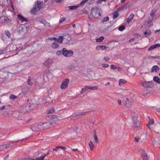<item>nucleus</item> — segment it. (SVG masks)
I'll use <instances>...</instances> for the list:
<instances>
[{
    "instance_id": "obj_1",
    "label": "nucleus",
    "mask_w": 160,
    "mask_h": 160,
    "mask_svg": "<svg viewBox=\"0 0 160 160\" xmlns=\"http://www.w3.org/2000/svg\"><path fill=\"white\" fill-rule=\"evenodd\" d=\"M101 11L102 10L99 8L94 7L92 8L91 13L95 18H99L101 16Z\"/></svg>"
},
{
    "instance_id": "obj_2",
    "label": "nucleus",
    "mask_w": 160,
    "mask_h": 160,
    "mask_svg": "<svg viewBox=\"0 0 160 160\" xmlns=\"http://www.w3.org/2000/svg\"><path fill=\"white\" fill-rule=\"evenodd\" d=\"M132 120L134 128L136 129H138L140 127V118L137 116H133Z\"/></svg>"
},
{
    "instance_id": "obj_3",
    "label": "nucleus",
    "mask_w": 160,
    "mask_h": 160,
    "mask_svg": "<svg viewBox=\"0 0 160 160\" xmlns=\"http://www.w3.org/2000/svg\"><path fill=\"white\" fill-rule=\"evenodd\" d=\"M62 54L65 57H69L72 56L73 54V52L71 50H67L65 48L62 49Z\"/></svg>"
},
{
    "instance_id": "obj_4",
    "label": "nucleus",
    "mask_w": 160,
    "mask_h": 160,
    "mask_svg": "<svg viewBox=\"0 0 160 160\" xmlns=\"http://www.w3.org/2000/svg\"><path fill=\"white\" fill-rule=\"evenodd\" d=\"M88 112H78L76 113L75 115L73 114L71 117V118L72 119H76L77 117L85 115Z\"/></svg>"
},
{
    "instance_id": "obj_5",
    "label": "nucleus",
    "mask_w": 160,
    "mask_h": 160,
    "mask_svg": "<svg viewBox=\"0 0 160 160\" xmlns=\"http://www.w3.org/2000/svg\"><path fill=\"white\" fill-rule=\"evenodd\" d=\"M153 83V82L152 81H150V82H146L143 81L141 83V86L144 87L146 88H149L151 87V85Z\"/></svg>"
},
{
    "instance_id": "obj_6",
    "label": "nucleus",
    "mask_w": 160,
    "mask_h": 160,
    "mask_svg": "<svg viewBox=\"0 0 160 160\" xmlns=\"http://www.w3.org/2000/svg\"><path fill=\"white\" fill-rule=\"evenodd\" d=\"M35 5L39 10L42 8L43 5V1H38L35 3Z\"/></svg>"
},
{
    "instance_id": "obj_7",
    "label": "nucleus",
    "mask_w": 160,
    "mask_h": 160,
    "mask_svg": "<svg viewBox=\"0 0 160 160\" xmlns=\"http://www.w3.org/2000/svg\"><path fill=\"white\" fill-rule=\"evenodd\" d=\"M133 103V100L132 98H127L125 105L128 108L130 107Z\"/></svg>"
},
{
    "instance_id": "obj_8",
    "label": "nucleus",
    "mask_w": 160,
    "mask_h": 160,
    "mask_svg": "<svg viewBox=\"0 0 160 160\" xmlns=\"http://www.w3.org/2000/svg\"><path fill=\"white\" fill-rule=\"evenodd\" d=\"M69 82V80L68 79H66L62 82L61 86V88L62 89L66 88L68 86Z\"/></svg>"
},
{
    "instance_id": "obj_9",
    "label": "nucleus",
    "mask_w": 160,
    "mask_h": 160,
    "mask_svg": "<svg viewBox=\"0 0 160 160\" xmlns=\"http://www.w3.org/2000/svg\"><path fill=\"white\" fill-rule=\"evenodd\" d=\"M1 20L2 22L7 23L11 22V20L6 17L2 16L1 18Z\"/></svg>"
},
{
    "instance_id": "obj_10",
    "label": "nucleus",
    "mask_w": 160,
    "mask_h": 160,
    "mask_svg": "<svg viewBox=\"0 0 160 160\" xmlns=\"http://www.w3.org/2000/svg\"><path fill=\"white\" fill-rule=\"evenodd\" d=\"M21 28V32L24 33H26L29 29V28L26 26L25 25H22Z\"/></svg>"
},
{
    "instance_id": "obj_11",
    "label": "nucleus",
    "mask_w": 160,
    "mask_h": 160,
    "mask_svg": "<svg viewBox=\"0 0 160 160\" xmlns=\"http://www.w3.org/2000/svg\"><path fill=\"white\" fill-rule=\"evenodd\" d=\"M38 124H36L31 127V129L33 131H39V128Z\"/></svg>"
},
{
    "instance_id": "obj_12",
    "label": "nucleus",
    "mask_w": 160,
    "mask_h": 160,
    "mask_svg": "<svg viewBox=\"0 0 160 160\" xmlns=\"http://www.w3.org/2000/svg\"><path fill=\"white\" fill-rule=\"evenodd\" d=\"M38 8L35 5L34 7L33 8H32L30 10V13L32 14H34L36 13L39 10H38Z\"/></svg>"
},
{
    "instance_id": "obj_13",
    "label": "nucleus",
    "mask_w": 160,
    "mask_h": 160,
    "mask_svg": "<svg viewBox=\"0 0 160 160\" xmlns=\"http://www.w3.org/2000/svg\"><path fill=\"white\" fill-rule=\"evenodd\" d=\"M160 47V44L159 43H157L151 46L148 49V51L151 50H153L155 48H159Z\"/></svg>"
},
{
    "instance_id": "obj_14",
    "label": "nucleus",
    "mask_w": 160,
    "mask_h": 160,
    "mask_svg": "<svg viewBox=\"0 0 160 160\" xmlns=\"http://www.w3.org/2000/svg\"><path fill=\"white\" fill-rule=\"evenodd\" d=\"M36 105L35 104L32 103L31 104L28 106V108L29 111H32L34 110L36 108Z\"/></svg>"
},
{
    "instance_id": "obj_15",
    "label": "nucleus",
    "mask_w": 160,
    "mask_h": 160,
    "mask_svg": "<svg viewBox=\"0 0 160 160\" xmlns=\"http://www.w3.org/2000/svg\"><path fill=\"white\" fill-rule=\"evenodd\" d=\"M18 17L19 19L22 22H27L28 20L25 18H24L22 15L20 14L18 15Z\"/></svg>"
},
{
    "instance_id": "obj_16",
    "label": "nucleus",
    "mask_w": 160,
    "mask_h": 160,
    "mask_svg": "<svg viewBox=\"0 0 160 160\" xmlns=\"http://www.w3.org/2000/svg\"><path fill=\"white\" fill-rule=\"evenodd\" d=\"M52 123L50 122H47L43 123V127L44 128V129H47L48 128L51 127L50 125L52 124Z\"/></svg>"
},
{
    "instance_id": "obj_17",
    "label": "nucleus",
    "mask_w": 160,
    "mask_h": 160,
    "mask_svg": "<svg viewBox=\"0 0 160 160\" xmlns=\"http://www.w3.org/2000/svg\"><path fill=\"white\" fill-rule=\"evenodd\" d=\"M108 48V47L105 46L99 45L96 47V49L98 50H104Z\"/></svg>"
},
{
    "instance_id": "obj_18",
    "label": "nucleus",
    "mask_w": 160,
    "mask_h": 160,
    "mask_svg": "<svg viewBox=\"0 0 160 160\" xmlns=\"http://www.w3.org/2000/svg\"><path fill=\"white\" fill-rule=\"evenodd\" d=\"M159 67L157 65L153 66L152 68L151 72H158V71L159 70Z\"/></svg>"
},
{
    "instance_id": "obj_19",
    "label": "nucleus",
    "mask_w": 160,
    "mask_h": 160,
    "mask_svg": "<svg viewBox=\"0 0 160 160\" xmlns=\"http://www.w3.org/2000/svg\"><path fill=\"white\" fill-rule=\"evenodd\" d=\"M160 6V5H158L157 6V7H155V8L150 13V16H151L152 17L154 15L155 13L158 10V8Z\"/></svg>"
},
{
    "instance_id": "obj_20",
    "label": "nucleus",
    "mask_w": 160,
    "mask_h": 160,
    "mask_svg": "<svg viewBox=\"0 0 160 160\" xmlns=\"http://www.w3.org/2000/svg\"><path fill=\"white\" fill-rule=\"evenodd\" d=\"M94 141H91L89 143V146L92 151L93 150L94 148L95 147L94 143Z\"/></svg>"
},
{
    "instance_id": "obj_21",
    "label": "nucleus",
    "mask_w": 160,
    "mask_h": 160,
    "mask_svg": "<svg viewBox=\"0 0 160 160\" xmlns=\"http://www.w3.org/2000/svg\"><path fill=\"white\" fill-rule=\"evenodd\" d=\"M134 15L133 14H131L128 17L127 21V22L128 23H129L132 20L134 17Z\"/></svg>"
},
{
    "instance_id": "obj_22",
    "label": "nucleus",
    "mask_w": 160,
    "mask_h": 160,
    "mask_svg": "<svg viewBox=\"0 0 160 160\" xmlns=\"http://www.w3.org/2000/svg\"><path fill=\"white\" fill-rule=\"evenodd\" d=\"M21 109H22V112H27L29 111V110L28 108V106L24 105L21 107Z\"/></svg>"
},
{
    "instance_id": "obj_23",
    "label": "nucleus",
    "mask_w": 160,
    "mask_h": 160,
    "mask_svg": "<svg viewBox=\"0 0 160 160\" xmlns=\"http://www.w3.org/2000/svg\"><path fill=\"white\" fill-rule=\"evenodd\" d=\"M142 157L144 159V160H148V158L147 156V153L145 152L144 151H143L142 152Z\"/></svg>"
},
{
    "instance_id": "obj_24",
    "label": "nucleus",
    "mask_w": 160,
    "mask_h": 160,
    "mask_svg": "<svg viewBox=\"0 0 160 160\" xmlns=\"http://www.w3.org/2000/svg\"><path fill=\"white\" fill-rule=\"evenodd\" d=\"M149 135H147V133L145 134H142L141 136L140 139H149Z\"/></svg>"
},
{
    "instance_id": "obj_25",
    "label": "nucleus",
    "mask_w": 160,
    "mask_h": 160,
    "mask_svg": "<svg viewBox=\"0 0 160 160\" xmlns=\"http://www.w3.org/2000/svg\"><path fill=\"white\" fill-rule=\"evenodd\" d=\"M143 34L145 35L146 37H147L151 35V32L149 30H147L143 32Z\"/></svg>"
},
{
    "instance_id": "obj_26",
    "label": "nucleus",
    "mask_w": 160,
    "mask_h": 160,
    "mask_svg": "<svg viewBox=\"0 0 160 160\" xmlns=\"http://www.w3.org/2000/svg\"><path fill=\"white\" fill-rule=\"evenodd\" d=\"M52 59H48L44 62V65L46 66L48 65L49 64L52 63Z\"/></svg>"
},
{
    "instance_id": "obj_27",
    "label": "nucleus",
    "mask_w": 160,
    "mask_h": 160,
    "mask_svg": "<svg viewBox=\"0 0 160 160\" xmlns=\"http://www.w3.org/2000/svg\"><path fill=\"white\" fill-rule=\"evenodd\" d=\"M52 47L54 48H56L58 47V45L57 42H55L52 45Z\"/></svg>"
},
{
    "instance_id": "obj_28",
    "label": "nucleus",
    "mask_w": 160,
    "mask_h": 160,
    "mask_svg": "<svg viewBox=\"0 0 160 160\" xmlns=\"http://www.w3.org/2000/svg\"><path fill=\"white\" fill-rule=\"evenodd\" d=\"M153 80L154 81L157 82L159 84H160V79L157 76H154L153 77Z\"/></svg>"
},
{
    "instance_id": "obj_29",
    "label": "nucleus",
    "mask_w": 160,
    "mask_h": 160,
    "mask_svg": "<svg viewBox=\"0 0 160 160\" xmlns=\"http://www.w3.org/2000/svg\"><path fill=\"white\" fill-rule=\"evenodd\" d=\"M45 158V156H44V155L39 157L38 158H36V159H30V158L29 159V160H43Z\"/></svg>"
},
{
    "instance_id": "obj_30",
    "label": "nucleus",
    "mask_w": 160,
    "mask_h": 160,
    "mask_svg": "<svg viewBox=\"0 0 160 160\" xmlns=\"http://www.w3.org/2000/svg\"><path fill=\"white\" fill-rule=\"evenodd\" d=\"M109 19V18L108 17H106L105 18H103L101 20V22L102 23H103L105 22L108 21Z\"/></svg>"
},
{
    "instance_id": "obj_31",
    "label": "nucleus",
    "mask_w": 160,
    "mask_h": 160,
    "mask_svg": "<svg viewBox=\"0 0 160 160\" xmlns=\"http://www.w3.org/2000/svg\"><path fill=\"white\" fill-rule=\"evenodd\" d=\"M104 38L103 36H101L98 38L96 39V41L97 42H101L104 39Z\"/></svg>"
},
{
    "instance_id": "obj_32",
    "label": "nucleus",
    "mask_w": 160,
    "mask_h": 160,
    "mask_svg": "<svg viewBox=\"0 0 160 160\" xmlns=\"http://www.w3.org/2000/svg\"><path fill=\"white\" fill-rule=\"evenodd\" d=\"M63 37L59 36L57 39L58 42L59 43H62V42L63 39Z\"/></svg>"
},
{
    "instance_id": "obj_33",
    "label": "nucleus",
    "mask_w": 160,
    "mask_h": 160,
    "mask_svg": "<svg viewBox=\"0 0 160 160\" xmlns=\"http://www.w3.org/2000/svg\"><path fill=\"white\" fill-rule=\"evenodd\" d=\"M39 128V130H42L44 129V128L43 127V123H39L38 124Z\"/></svg>"
},
{
    "instance_id": "obj_34",
    "label": "nucleus",
    "mask_w": 160,
    "mask_h": 160,
    "mask_svg": "<svg viewBox=\"0 0 160 160\" xmlns=\"http://www.w3.org/2000/svg\"><path fill=\"white\" fill-rule=\"evenodd\" d=\"M31 78L30 77H28L27 80V82L28 85H31L32 84V83L31 82Z\"/></svg>"
},
{
    "instance_id": "obj_35",
    "label": "nucleus",
    "mask_w": 160,
    "mask_h": 160,
    "mask_svg": "<svg viewBox=\"0 0 160 160\" xmlns=\"http://www.w3.org/2000/svg\"><path fill=\"white\" fill-rule=\"evenodd\" d=\"M55 111L54 108H52L51 109H50L49 110L47 111V113H52Z\"/></svg>"
},
{
    "instance_id": "obj_36",
    "label": "nucleus",
    "mask_w": 160,
    "mask_h": 160,
    "mask_svg": "<svg viewBox=\"0 0 160 160\" xmlns=\"http://www.w3.org/2000/svg\"><path fill=\"white\" fill-rule=\"evenodd\" d=\"M68 8L71 10H75L78 8V6H69Z\"/></svg>"
},
{
    "instance_id": "obj_37",
    "label": "nucleus",
    "mask_w": 160,
    "mask_h": 160,
    "mask_svg": "<svg viewBox=\"0 0 160 160\" xmlns=\"http://www.w3.org/2000/svg\"><path fill=\"white\" fill-rule=\"evenodd\" d=\"M126 82V81L123 79H121L119 80V84H122L125 83Z\"/></svg>"
},
{
    "instance_id": "obj_38",
    "label": "nucleus",
    "mask_w": 160,
    "mask_h": 160,
    "mask_svg": "<svg viewBox=\"0 0 160 160\" xmlns=\"http://www.w3.org/2000/svg\"><path fill=\"white\" fill-rule=\"evenodd\" d=\"M88 89L92 90H96L97 89L98 87L97 86H95L94 87H89Z\"/></svg>"
},
{
    "instance_id": "obj_39",
    "label": "nucleus",
    "mask_w": 160,
    "mask_h": 160,
    "mask_svg": "<svg viewBox=\"0 0 160 160\" xmlns=\"http://www.w3.org/2000/svg\"><path fill=\"white\" fill-rule=\"evenodd\" d=\"M148 118L149 120V121L148 122V124L149 125L153 124L154 123V119H151L149 117H148Z\"/></svg>"
},
{
    "instance_id": "obj_40",
    "label": "nucleus",
    "mask_w": 160,
    "mask_h": 160,
    "mask_svg": "<svg viewBox=\"0 0 160 160\" xmlns=\"http://www.w3.org/2000/svg\"><path fill=\"white\" fill-rule=\"evenodd\" d=\"M125 29V27L124 26L122 25L120 26L118 28V30L121 31H122Z\"/></svg>"
},
{
    "instance_id": "obj_41",
    "label": "nucleus",
    "mask_w": 160,
    "mask_h": 160,
    "mask_svg": "<svg viewBox=\"0 0 160 160\" xmlns=\"http://www.w3.org/2000/svg\"><path fill=\"white\" fill-rule=\"evenodd\" d=\"M17 97L13 94H11L10 96V98L11 99L13 100L16 99L17 98Z\"/></svg>"
},
{
    "instance_id": "obj_42",
    "label": "nucleus",
    "mask_w": 160,
    "mask_h": 160,
    "mask_svg": "<svg viewBox=\"0 0 160 160\" xmlns=\"http://www.w3.org/2000/svg\"><path fill=\"white\" fill-rule=\"evenodd\" d=\"M119 14L118 12H116L113 16V18L115 19L119 16Z\"/></svg>"
},
{
    "instance_id": "obj_43",
    "label": "nucleus",
    "mask_w": 160,
    "mask_h": 160,
    "mask_svg": "<svg viewBox=\"0 0 160 160\" xmlns=\"http://www.w3.org/2000/svg\"><path fill=\"white\" fill-rule=\"evenodd\" d=\"M6 35L8 37H10L11 36V34L10 32L8 31H6L5 32Z\"/></svg>"
},
{
    "instance_id": "obj_44",
    "label": "nucleus",
    "mask_w": 160,
    "mask_h": 160,
    "mask_svg": "<svg viewBox=\"0 0 160 160\" xmlns=\"http://www.w3.org/2000/svg\"><path fill=\"white\" fill-rule=\"evenodd\" d=\"M102 65L104 68H108L109 66V65L108 64H105V63L102 64Z\"/></svg>"
},
{
    "instance_id": "obj_45",
    "label": "nucleus",
    "mask_w": 160,
    "mask_h": 160,
    "mask_svg": "<svg viewBox=\"0 0 160 160\" xmlns=\"http://www.w3.org/2000/svg\"><path fill=\"white\" fill-rule=\"evenodd\" d=\"M65 20V18H62L59 20V22L60 23H61L63 21H64Z\"/></svg>"
},
{
    "instance_id": "obj_46",
    "label": "nucleus",
    "mask_w": 160,
    "mask_h": 160,
    "mask_svg": "<svg viewBox=\"0 0 160 160\" xmlns=\"http://www.w3.org/2000/svg\"><path fill=\"white\" fill-rule=\"evenodd\" d=\"M61 53L62 54V50L61 51H58L56 53V54L58 55H60Z\"/></svg>"
},
{
    "instance_id": "obj_47",
    "label": "nucleus",
    "mask_w": 160,
    "mask_h": 160,
    "mask_svg": "<svg viewBox=\"0 0 160 160\" xmlns=\"http://www.w3.org/2000/svg\"><path fill=\"white\" fill-rule=\"evenodd\" d=\"M74 68V66L73 65H71L69 67V69H72Z\"/></svg>"
},
{
    "instance_id": "obj_48",
    "label": "nucleus",
    "mask_w": 160,
    "mask_h": 160,
    "mask_svg": "<svg viewBox=\"0 0 160 160\" xmlns=\"http://www.w3.org/2000/svg\"><path fill=\"white\" fill-rule=\"evenodd\" d=\"M109 57H104L103 58V59L105 60L106 61H108L109 60Z\"/></svg>"
},
{
    "instance_id": "obj_49",
    "label": "nucleus",
    "mask_w": 160,
    "mask_h": 160,
    "mask_svg": "<svg viewBox=\"0 0 160 160\" xmlns=\"http://www.w3.org/2000/svg\"><path fill=\"white\" fill-rule=\"evenodd\" d=\"M87 1H88L87 0H82V1L80 3V5H82L84 4Z\"/></svg>"
},
{
    "instance_id": "obj_50",
    "label": "nucleus",
    "mask_w": 160,
    "mask_h": 160,
    "mask_svg": "<svg viewBox=\"0 0 160 160\" xmlns=\"http://www.w3.org/2000/svg\"><path fill=\"white\" fill-rule=\"evenodd\" d=\"M111 69H115L116 68H117L116 67V66L113 65H111Z\"/></svg>"
},
{
    "instance_id": "obj_51",
    "label": "nucleus",
    "mask_w": 160,
    "mask_h": 160,
    "mask_svg": "<svg viewBox=\"0 0 160 160\" xmlns=\"http://www.w3.org/2000/svg\"><path fill=\"white\" fill-rule=\"evenodd\" d=\"M49 39H50V40H57V39L56 38L54 37V38H49Z\"/></svg>"
},
{
    "instance_id": "obj_52",
    "label": "nucleus",
    "mask_w": 160,
    "mask_h": 160,
    "mask_svg": "<svg viewBox=\"0 0 160 160\" xmlns=\"http://www.w3.org/2000/svg\"><path fill=\"white\" fill-rule=\"evenodd\" d=\"M59 148V146H57V147H56L55 148H53V150L57 151H58Z\"/></svg>"
},
{
    "instance_id": "obj_53",
    "label": "nucleus",
    "mask_w": 160,
    "mask_h": 160,
    "mask_svg": "<svg viewBox=\"0 0 160 160\" xmlns=\"http://www.w3.org/2000/svg\"><path fill=\"white\" fill-rule=\"evenodd\" d=\"M87 90L85 89V88H82L81 91L80 93H82L83 92H85Z\"/></svg>"
},
{
    "instance_id": "obj_54",
    "label": "nucleus",
    "mask_w": 160,
    "mask_h": 160,
    "mask_svg": "<svg viewBox=\"0 0 160 160\" xmlns=\"http://www.w3.org/2000/svg\"><path fill=\"white\" fill-rule=\"evenodd\" d=\"M135 40V38H132L130 40H129L128 41V42H129V43H131V42L132 41H133L134 40Z\"/></svg>"
},
{
    "instance_id": "obj_55",
    "label": "nucleus",
    "mask_w": 160,
    "mask_h": 160,
    "mask_svg": "<svg viewBox=\"0 0 160 160\" xmlns=\"http://www.w3.org/2000/svg\"><path fill=\"white\" fill-rule=\"evenodd\" d=\"M118 103L119 105L122 104L121 100L120 99H118Z\"/></svg>"
},
{
    "instance_id": "obj_56",
    "label": "nucleus",
    "mask_w": 160,
    "mask_h": 160,
    "mask_svg": "<svg viewBox=\"0 0 160 160\" xmlns=\"http://www.w3.org/2000/svg\"><path fill=\"white\" fill-rule=\"evenodd\" d=\"M59 148H61L62 149H63L64 150H65L66 149V148L62 146H59Z\"/></svg>"
},
{
    "instance_id": "obj_57",
    "label": "nucleus",
    "mask_w": 160,
    "mask_h": 160,
    "mask_svg": "<svg viewBox=\"0 0 160 160\" xmlns=\"http://www.w3.org/2000/svg\"><path fill=\"white\" fill-rule=\"evenodd\" d=\"M40 153H41V152L40 151H38L36 152V155L37 156H38L40 154Z\"/></svg>"
},
{
    "instance_id": "obj_58",
    "label": "nucleus",
    "mask_w": 160,
    "mask_h": 160,
    "mask_svg": "<svg viewBox=\"0 0 160 160\" xmlns=\"http://www.w3.org/2000/svg\"><path fill=\"white\" fill-rule=\"evenodd\" d=\"M63 1L64 0H56V1L58 2H63Z\"/></svg>"
},
{
    "instance_id": "obj_59",
    "label": "nucleus",
    "mask_w": 160,
    "mask_h": 160,
    "mask_svg": "<svg viewBox=\"0 0 160 160\" xmlns=\"http://www.w3.org/2000/svg\"><path fill=\"white\" fill-rule=\"evenodd\" d=\"M5 108V106H3L0 108V110H2L4 109Z\"/></svg>"
},
{
    "instance_id": "obj_60",
    "label": "nucleus",
    "mask_w": 160,
    "mask_h": 160,
    "mask_svg": "<svg viewBox=\"0 0 160 160\" xmlns=\"http://www.w3.org/2000/svg\"><path fill=\"white\" fill-rule=\"evenodd\" d=\"M68 37L67 38V40L69 41L71 40V38L70 37L67 36Z\"/></svg>"
},
{
    "instance_id": "obj_61",
    "label": "nucleus",
    "mask_w": 160,
    "mask_h": 160,
    "mask_svg": "<svg viewBox=\"0 0 160 160\" xmlns=\"http://www.w3.org/2000/svg\"><path fill=\"white\" fill-rule=\"evenodd\" d=\"M94 137L95 140H98L96 134L94 135Z\"/></svg>"
},
{
    "instance_id": "obj_62",
    "label": "nucleus",
    "mask_w": 160,
    "mask_h": 160,
    "mask_svg": "<svg viewBox=\"0 0 160 160\" xmlns=\"http://www.w3.org/2000/svg\"><path fill=\"white\" fill-rule=\"evenodd\" d=\"M8 155H7L4 158V159L5 160H6L8 158Z\"/></svg>"
},
{
    "instance_id": "obj_63",
    "label": "nucleus",
    "mask_w": 160,
    "mask_h": 160,
    "mask_svg": "<svg viewBox=\"0 0 160 160\" xmlns=\"http://www.w3.org/2000/svg\"><path fill=\"white\" fill-rule=\"evenodd\" d=\"M140 138L139 137H135V138L134 140H139Z\"/></svg>"
},
{
    "instance_id": "obj_64",
    "label": "nucleus",
    "mask_w": 160,
    "mask_h": 160,
    "mask_svg": "<svg viewBox=\"0 0 160 160\" xmlns=\"http://www.w3.org/2000/svg\"><path fill=\"white\" fill-rule=\"evenodd\" d=\"M88 87L87 86H85V87H84V88H85V89H86L87 90V89H88V87Z\"/></svg>"
}]
</instances>
